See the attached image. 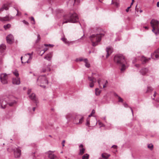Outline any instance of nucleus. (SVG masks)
<instances>
[{
  "label": "nucleus",
  "instance_id": "1",
  "mask_svg": "<svg viewBox=\"0 0 159 159\" xmlns=\"http://www.w3.org/2000/svg\"><path fill=\"white\" fill-rule=\"evenodd\" d=\"M114 61L115 64L121 66V71H124L129 66L125 57L121 54L116 55L114 57Z\"/></svg>",
  "mask_w": 159,
  "mask_h": 159
},
{
  "label": "nucleus",
  "instance_id": "2",
  "mask_svg": "<svg viewBox=\"0 0 159 159\" xmlns=\"http://www.w3.org/2000/svg\"><path fill=\"white\" fill-rule=\"evenodd\" d=\"M64 19L66 20L63 22V24L68 22L75 23L78 21L79 18L78 15L75 13H70L65 16Z\"/></svg>",
  "mask_w": 159,
  "mask_h": 159
},
{
  "label": "nucleus",
  "instance_id": "3",
  "mask_svg": "<svg viewBox=\"0 0 159 159\" xmlns=\"http://www.w3.org/2000/svg\"><path fill=\"white\" fill-rule=\"evenodd\" d=\"M104 36L102 34H93L89 37L92 43V45L95 47L98 45V43L101 40L102 37Z\"/></svg>",
  "mask_w": 159,
  "mask_h": 159
},
{
  "label": "nucleus",
  "instance_id": "4",
  "mask_svg": "<svg viewBox=\"0 0 159 159\" xmlns=\"http://www.w3.org/2000/svg\"><path fill=\"white\" fill-rule=\"evenodd\" d=\"M151 26L152 28V31L156 35L159 34V21L152 19L150 22Z\"/></svg>",
  "mask_w": 159,
  "mask_h": 159
},
{
  "label": "nucleus",
  "instance_id": "5",
  "mask_svg": "<svg viewBox=\"0 0 159 159\" xmlns=\"http://www.w3.org/2000/svg\"><path fill=\"white\" fill-rule=\"evenodd\" d=\"M0 102L1 107L3 109L5 108L6 107V106L7 103L9 104L10 106H11L16 102L15 101H13L12 102H7L6 100H5V99H0Z\"/></svg>",
  "mask_w": 159,
  "mask_h": 159
},
{
  "label": "nucleus",
  "instance_id": "6",
  "mask_svg": "<svg viewBox=\"0 0 159 159\" xmlns=\"http://www.w3.org/2000/svg\"><path fill=\"white\" fill-rule=\"evenodd\" d=\"M8 75L6 73H2L0 75V80L1 83L3 84L8 83Z\"/></svg>",
  "mask_w": 159,
  "mask_h": 159
},
{
  "label": "nucleus",
  "instance_id": "7",
  "mask_svg": "<svg viewBox=\"0 0 159 159\" xmlns=\"http://www.w3.org/2000/svg\"><path fill=\"white\" fill-rule=\"evenodd\" d=\"M39 80L41 83L48 84V80L44 75L40 76L37 79V81Z\"/></svg>",
  "mask_w": 159,
  "mask_h": 159
},
{
  "label": "nucleus",
  "instance_id": "8",
  "mask_svg": "<svg viewBox=\"0 0 159 159\" xmlns=\"http://www.w3.org/2000/svg\"><path fill=\"white\" fill-rule=\"evenodd\" d=\"M88 80L90 81L91 82L89 83V86L91 88H93L94 85V83L96 82V79L95 78L91 76H88Z\"/></svg>",
  "mask_w": 159,
  "mask_h": 159
},
{
  "label": "nucleus",
  "instance_id": "9",
  "mask_svg": "<svg viewBox=\"0 0 159 159\" xmlns=\"http://www.w3.org/2000/svg\"><path fill=\"white\" fill-rule=\"evenodd\" d=\"M21 154L20 147L16 148L14 149V155L15 157L18 158L20 157Z\"/></svg>",
  "mask_w": 159,
  "mask_h": 159
},
{
  "label": "nucleus",
  "instance_id": "10",
  "mask_svg": "<svg viewBox=\"0 0 159 159\" xmlns=\"http://www.w3.org/2000/svg\"><path fill=\"white\" fill-rule=\"evenodd\" d=\"M151 57L152 59H159V48L155 51V52L151 54Z\"/></svg>",
  "mask_w": 159,
  "mask_h": 159
},
{
  "label": "nucleus",
  "instance_id": "11",
  "mask_svg": "<svg viewBox=\"0 0 159 159\" xmlns=\"http://www.w3.org/2000/svg\"><path fill=\"white\" fill-rule=\"evenodd\" d=\"M29 98L31 100L37 104L38 103V101L36 97L35 94L32 93L29 95Z\"/></svg>",
  "mask_w": 159,
  "mask_h": 159
},
{
  "label": "nucleus",
  "instance_id": "12",
  "mask_svg": "<svg viewBox=\"0 0 159 159\" xmlns=\"http://www.w3.org/2000/svg\"><path fill=\"white\" fill-rule=\"evenodd\" d=\"M14 17L9 15L3 17H0V20L2 21H9L10 20L12 19Z\"/></svg>",
  "mask_w": 159,
  "mask_h": 159
},
{
  "label": "nucleus",
  "instance_id": "13",
  "mask_svg": "<svg viewBox=\"0 0 159 159\" xmlns=\"http://www.w3.org/2000/svg\"><path fill=\"white\" fill-rule=\"evenodd\" d=\"M6 40L7 43L9 44H11L14 40L13 36L11 34H10L6 37Z\"/></svg>",
  "mask_w": 159,
  "mask_h": 159
},
{
  "label": "nucleus",
  "instance_id": "14",
  "mask_svg": "<svg viewBox=\"0 0 159 159\" xmlns=\"http://www.w3.org/2000/svg\"><path fill=\"white\" fill-rule=\"evenodd\" d=\"M106 51L107 52L106 57L107 58L113 52V49L111 47H109L106 48Z\"/></svg>",
  "mask_w": 159,
  "mask_h": 159
},
{
  "label": "nucleus",
  "instance_id": "15",
  "mask_svg": "<svg viewBox=\"0 0 159 159\" xmlns=\"http://www.w3.org/2000/svg\"><path fill=\"white\" fill-rule=\"evenodd\" d=\"M20 78L18 77L13 78L12 79V83L13 84L16 85H19L20 84Z\"/></svg>",
  "mask_w": 159,
  "mask_h": 159
},
{
  "label": "nucleus",
  "instance_id": "16",
  "mask_svg": "<svg viewBox=\"0 0 159 159\" xmlns=\"http://www.w3.org/2000/svg\"><path fill=\"white\" fill-rule=\"evenodd\" d=\"M140 72L143 75H146L149 73V71L148 68H144L140 71Z\"/></svg>",
  "mask_w": 159,
  "mask_h": 159
},
{
  "label": "nucleus",
  "instance_id": "17",
  "mask_svg": "<svg viewBox=\"0 0 159 159\" xmlns=\"http://www.w3.org/2000/svg\"><path fill=\"white\" fill-rule=\"evenodd\" d=\"M139 59L143 64H144L148 61L150 59V58H147L143 56H141L139 57Z\"/></svg>",
  "mask_w": 159,
  "mask_h": 159
},
{
  "label": "nucleus",
  "instance_id": "18",
  "mask_svg": "<svg viewBox=\"0 0 159 159\" xmlns=\"http://www.w3.org/2000/svg\"><path fill=\"white\" fill-rule=\"evenodd\" d=\"M53 56V53L52 52H50L44 57V58L50 61L51 60Z\"/></svg>",
  "mask_w": 159,
  "mask_h": 159
},
{
  "label": "nucleus",
  "instance_id": "19",
  "mask_svg": "<svg viewBox=\"0 0 159 159\" xmlns=\"http://www.w3.org/2000/svg\"><path fill=\"white\" fill-rule=\"evenodd\" d=\"M53 152L49 151L48 153V157L50 159H55L56 156L52 153Z\"/></svg>",
  "mask_w": 159,
  "mask_h": 159
},
{
  "label": "nucleus",
  "instance_id": "20",
  "mask_svg": "<svg viewBox=\"0 0 159 159\" xmlns=\"http://www.w3.org/2000/svg\"><path fill=\"white\" fill-rule=\"evenodd\" d=\"M8 9L7 5H3L1 8L0 9V13H1L4 10H7Z\"/></svg>",
  "mask_w": 159,
  "mask_h": 159
},
{
  "label": "nucleus",
  "instance_id": "21",
  "mask_svg": "<svg viewBox=\"0 0 159 159\" xmlns=\"http://www.w3.org/2000/svg\"><path fill=\"white\" fill-rule=\"evenodd\" d=\"M83 120L84 117H82L80 118L78 120H77V122L75 121V120H74V124H80L83 122Z\"/></svg>",
  "mask_w": 159,
  "mask_h": 159
},
{
  "label": "nucleus",
  "instance_id": "22",
  "mask_svg": "<svg viewBox=\"0 0 159 159\" xmlns=\"http://www.w3.org/2000/svg\"><path fill=\"white\" fill-rule=\"evenodd\" d=\"M6 48V47L5 45L1 44L0 46V52L1 53L3 52Z\"/></svg>",
  "mask_w": 159,
  "mask_h": 159
},
{
  "label": "nucleus",
  "instance_id": "23",
  "mask_svg": "<svg viewBox=\"0 0 159 159\" xmlns=\"http://www.w3.org/2000/svg\"><path fill=\"white\" fill-rule=\"evenodd\" d=\"M84 61L85 62V66L87 67V68H89L90 67V64L88 63V60L86 58V59H84Z\"/></svg>",
  "mask_w": 159,
  "mask_h": 159
},
{
  "label": "nucleus",
  "instance_id": "24",
  "mask_svg": "<svg viewBox=\"0 0 159 159\" xmlns=\"http://www.w3.org/2000/svg\"><path fill=\"white\" fill-rule=\"evenodd\" d=\"M110 156V155L106 153H104L102 154V157L104 158L107 159Z\"/></svg>",
  "mask_w": 159,
  "mask_h": 159
},
{
  "label": "nucleus",
  "instance_id": "25",
  "mask_svg": "<svg viewBox=\"0 0 159 159\" xmlns=\"http://www.w3.org/2000/svg\"><path fill=\"white\" fill-rule=\"evenodd\" d=\"M95 94L97 96L99 95L101 93V91L98 88H96L95 89Z\"/></svg>",
  "mask_w": 159,
  "mask_h": 159
},
{
  "label": "nucleus",
  "instance_id": "26",
  "mask_svg": "<svg viewBox=\"0 0 159 159\" xmlns=\"http://www.w3.org/2000/svg\"><path fill=\"white\" fill-rule=\"evenodd\" d=\"M153 90V89L150 87H148L147 89L146 92V93H148L152 92Z\"/></svg>",
  "mask_w": 159,
  "mask_h": 159
},
{
  "label": "nucleus",
  "instance_id": "27",
  "mask_svg": "<svg viewBox=\"0 0 159 159\" xmlns=\"http://www.w3.org/2000/svg\"><path fill=\"white\" fill-rule=\"evenodd\" d=\"M72 116L71 114H68L66 115V117L68 120H70L71 119Z\"/></svg>",
  "mask_w": 159,
  "mask_h": 159
},
{
  "label": "nucleus",
  "instance_id": "28",
  "mask_svg": "<svg viewBox=\"0 0 159 159\" xmlns=\"http://www.w3.org/2000/svg\"><path fill=\"white\" fill-rule=\"evenodd\" d=\"M148 148L149 149H150V150H152L153 149V145L151 143V144H148Z\"/></svg>",
  "mask_w": 159,
  "mask_h": 159
},
{
  "label": "nucleus",
  "instance_id": "29",
  "mask_svg": "<svg viewBox=\"0 0 159 159\" xmlns=\"http://www.w3.org/2000/svg\"><path fill=\"white\" fill-rule=\"evenodd\" d=\"M14 75L16 76V77H18L19 75V74L18 72V71L17 70H15L13 72Z\"/></svg>",
  "mask_w": 159,
  "mask_h": 159
},
{
  "label": "nucleus",
  "instance_id": "30",
  "mask_svg": "<svg viewBox=\"0 0 159 159\" xmlns=\"http://www.w3.org/2000/svg\"><path fill=\"white\" fill-rule=\"evenodd\" d=\"M61 39L62 41L64 42V43L66 44H67L69 43V42L65 38H61Z\"/></svg>",
  "mask_w": 159,
  "mask_h": 159
},
{
  "label": "nucleus",
  "instance_id": "31",
  "mask_svg": "<svg viewBox=\"0 0 159 159\" xmlns=\"http://www.w3.org/2000/svg\"><path fill=\"white\" fill-rule=\"evenodd\" d=\"M11 27V25L9 24H8L6 25H4L3 26L5 30H7L9 28Z\"/></svg>",
  "mask_w": 159,
  "mask_h": 159
},
{
  "label": "nucleus",
  "instance_id": "32",
  "mask_svg": "<svg viewBox=\"0 0 159 159\" xmlns=\"http://www.w3.org/2000/svg\"><path fill=\"white\" fill-rule=\"evenodd\" d=\"M89 157V155L86 154H84L82 157V159H88Z\"/></svg>",
  "mask_w": 159,
  "mask_h": 159
},
{
  "label": "nucleus",
  "instance_id": "33",
  "mask_svg": "<svg viewBox=\"0 0 159 159\" xmlns=\"http://www.w3.org/2000/svg\"><path fill=\"white\" fill-rule=\"evenodd\" d=\"M32 56H29V58L27 60V61L25 62V63H29L30 62L31 60H32Z\"/></svg>",
  "mask_w": 159,
  "mask_h": 159
},
{
  "label": "nucleus",
  "instance_id": "34",
  "mask_svg": "<svg viewBox=\"0 0 159 159\" xmlns=\"http://www.w3.org/2000/svg\"><path fill=\"white\" fill-rule=\"evenodd\" d=\"M85 151V149L84 148H82V149H80V154H82L84 153V152Z\"/></svg>",
  "mask_w": 159,
  "mask_h": 159
},
{
  "label": "nucleus",
  "instance_id": "35",
  "mask_svg": "<svg viewBox=\"0 0 159 159\" xmlns=\"http://www.w3.org/2000/svg\"><path fill=\"white\" fill-rule=\"evenodd\" d=\"M51 64H48L47 66L46 69L48 71H50L51 70L50 68V66H51Z\"/></svg>",
  "mask_w": 159,
  "mask_h": 159
},
{
  "label": "nucleus",
  "instance_id": "36",
  "mask_svg": "<svg viewBox=\"0 0 159 159\" xmlns=\"http://www.w3.org/2000/svg\"><path fill=\"white\" fill-rule=\"evenodd\" d=\"M31 20L32 21H33V22H32V24H35V20H34V18L32 16L31 17Z\"/></svg>",
  "mask_w": 159,
  "mask_h": 159
},
{
  "label": "nucleus",
  "instance_id": "37",
  "mask_svg": "<svg viewBox=\"0 0 159 159\" xmlns=\"http://www.w3.org/2000/svg\"><path fill=\"white\" fill-rule=\"evenodd\" d=\"M40 39V35L39 34H38L37 35V39L36 41V43H38L39 42Z\"/></svg>",
  "mask_w": 159,
  "mask_h": 159
},
{
  "label": "nucleus",
  "instance_id": "38",
  "mask_svg": "<svg viewBox=\"0 0 159 159\" xmlns=\"http://www.w3.org/2000/svg\"><path fill=\"white\" fill-rule=\"evenodd\" d=\"M89 124H90L89 120V118H88L87 119L86 123V125H87L88 126H89Z\"/></svg>",
  "mask_w": 159,
  "mask_h": 159
},
{
  "label": "nucleus",
  "instance_id": "39",
  "mask_svg": "<svg viewBox=\"0 0 159 159\" xmlns=\"http://www.w3.org/2000/svg\"><path fill=\"white\" fill-rule=\"evenodd\" d=\"M118 102H122L123 101V100L120 96H118Z\"/></svg>",
  "mask_w": 159,
  "mask_h": 159
},
{
  "label": "nucleus",
  "instance_id": "40",
  "mask_svg": "<svg viewBox=\"0 0 159 159\" xmlns=\"http://www.w3.org/2000/svg\"><path fill=\"white\" fill-rule=\"evenodd\" d=\"M98 83L99 87L101 88L102 86L101 85V79H98Z\"/></svg>",
  "mask_w": 159,
  "mask_h": 159
},
{
  "label": "nucleus",
  "instance_id": "41",
  "mask_svg": "<svg viewBox=\"0 0 159 159\" xmlns=\"http://www.w3.org/2000/svg\"><path fill=\"white\" fill-rule=\"evenodd\" d=\"M47 71H48L47 70V69L46 68V67H43L42 69V72L44 73V72H46Z\"/></svg>",
  "mask_w": 159,
  "mask_h": 159
},
{
  "label": "nucleus",
  "instance_id": "42",
  "mask_svg": "<svg viewBox=\"0 0 159 159\" xmlns=\"http://www.w3.org/2000/svg\"><path fill=\"white\" fill-rule=\"evenodd\" d=\"M98 124L99 125H100V127H102L103 126H104V125L101 122L98 121Z\"/></svg>",
  "mask_w": 159,
  "mask_h": 159
},
{
  "label": "nucleus",
  "instance_id": "43",
  "mask_svg": "<svg viewBox=\"0 0 159 159\" xmlns=\"http://www.w3.org/2000/svg\"><path fill=\"white\" fill-rule=\"evenodd\" d=\"M22 22L25 25H29V23L28 22L25 21V20H23Z\"/></svg>",
  "mask_w": 159,
  "mask_h": 159
},
{
  "label": "nucleus",
  "instance_id": "44",
  "mask_svg": "<svg viewBox=\"0 0 159 159\" xmlns=\"http://www.w3.org/2000/svg\"><path fill=\"white\" fill-rule=\"evenodd\" d=\"M15 9L16 10L17 12V14H16V16H18L20 15H21V13H20L19 12L18 10L16 8H15Z\"/></svg>",
  "mask_w": 159,
  "mask_h": 159
},
{
  "label": "nucleus",
  "instance_id": "45",
  "mask_svg": "<svg viewBox=\"0 0 159 159\" xmlns=\"http://www.w3.org/2000/svg\"><path fill=\"white\" fill-rule=\"evenodd\" d=\"M33 54V52H32L31 53H28L27 54H25V56H26L27 55H28L29 56H32V55Z\"/></svg>",
  "mask_w": 159,
  "mask_h": 159
},
{
  "label": "nucleus",
  "instance_id": "46",
  "mask_svg": "<svg viewBox=\"0 0 159 159\" xmlns=\"http://www.w3.org/2000/svg\"><path fill=\"white\" fill-rule=\"evenodd\" d=\"M31 89H29L27 92V94L28 95L30 94V93H31Z\"/></svg>",
  "mask_w": 159,
  "mask_h": 159
},
{
  "label": "nucleus",
  "instance_id": "47",
  "mask_svg": "<svg viewBox=\"0 0 159 159\" xmlns=\"http://www.w3.org/2000/svg\"><path fill=\"white\" fill-rule=\"evenodd\" d=\"M48 50V49L47 48H44L43 51V52L42 53V54L41 55V56H42L44 53L46 51Z\"/></svg>",
  "mask_w": 159,
  "mask_h": 159
},
{
  "label": "nucleus",
  "instance_id": "48",
  "mask_svg": "<svg viewBox=\"0 0 159 159\" xmlns=\"http://www.w3.org/2000/svg\"><path fill=\"white\" fill-rule=\"evenodd\" d=\"M123 105L125 107H129L128 104L126 103H124Z\"/></svg>",
  "mask_w": 159,
  "mask_h": 159
},
{
  "label": "nucleus",
  "instance_id": "49",
  "mask_svg": "<svg viewBox=\"0 0 159 159\" xmlns=\"http://www.w3.org/2000/svg\"><path fill=\"white\" fill-rule=\"evenodd\" d=\"M130 7H131V6H130L129 7H127V8L126 9V12H128L129 11V9L130 8Z\"/></svg>",
  "mask_w": 159,
  "mask_h": 159
},
{
  "label": "nucleus",
  "instance_id": "50",
  "mask_svg": "<svg viewBox=\"0 0 159 159\" xmlns=\"http://www.w3.org/2000/svg\"><path fill=\"white\" fill-rule=\"evenodd\" d=\"M137 59L136 58L134 59L133 60L132 62L134 64L136 61Z\"/></svg>",
  "mask_w": 159,
  "mask_h": 159
},
{
  "label": "nucleus",
  "instance_id": "51",
  "mask_svg": "<svg viewBox=\"0 0 159 159\" xmlns=\"http://www.w3.org/2000/svg\"><path fill=\"white\" fill-rule=\"evenodd\" d=\"M93 32H96L98 30V29L97 28H95L93 29Z\"/></svg>",
  "mask_w": 159,
  "mask_h": 159
},
{
  "label": "nucleus",
  "instance_id": "52",
  "mask_svg": "<svg viewBox=\"0 0 159 159\" xmlns=\"http://www.w3.org/2000/svg\"><path fill=\"white\" fill-rule=\"evenodd\" d=\"M112 4H114L117 7L118 6V3L117 2H116L114 3H112Z\"/></svg>",
  "mask_w": 159,
  "mask_h": 159
},
{
  "label": "nucleus",
  "instance_id": "53",
  "mask_svg": "<svg viewBox=\"0 0 159 159\" xmlns=\"http://www.w3.org/2000/svg\"><path fill=\"white\" fill-rule=\"evenodd\" d=\"M84 60L82 58H79V61H84Z\"/></svg>",
  "mask_w": 159,
  "mask_h": 159
},
{
  "label": "nucleus",
  "instance_id": "54",
  "mask_svg": "<svg viewBox=\"0 0 159 159\" xmlns=\"http://www.w3.org/2000/svg\"><path fill=\"white\" fill-rule=\"evenodd\" d=\"M65 142V140H63L62 141V146L63 147V146H64V143Z\"/></svg>",
  "mask_w": 159,
  "mask_h": 159
},
{
  "label": "nucleus",
  "instance_id": "55",
  "mask_svg": "<svg viewBox=\"0 0 159 159\" xmlns=\"http://www.w3.org/2000/svg\"><path fill=\"white\" fill-rule=\"evenodd\" d=\"M34 153H35V152L33 153L32 154V156H33V159H35V158H36V157H35V156L34 155Z\"/></svg>",
  "mask_w": 159,
  "mask_h": 159
},
{
  "label": "nucleus",
  "instance_id": "56",
  "mask_svg": "<svg viewBox=\"0 0 159 159\" xmlns=\"http://www.w3.org/2000/svg\"><path fill=\"white\" fill-rule=\"evenodd\" d=\"M95 111L94 109H93L92 110L91 114H92L93 115V114H94L95 113Z\"/></svg>",
  "mask_w": 159,
  "mask_h": 159
},
{
  "label": "nucleus",
  "instance_id": "57",
  "mask_svg": "<svg viewBox=\"0 0 159 159\" xmlns=\"http://www.w3.org/2000/svg\"><path fill=\"white\" fill-rule=\"evenodd\" d=\"M2 58H0V64H2Z\"/></svg>",
  "mask_w": 159,
  "mask_h": 159
},
{
  "label": "nucleus",
  "instance_id": "58",
  "mask_svg": "<svg viewBox=\"0 0 159 159\" xmlns=\"http://www.w3.org/2000/svg\"><path fill=\"white\" fill-rule=\"evenodd\" d=\"M130 107V110H131V112H132V115H133L134 114H133V110L132 109V108H131V107Z\"/></svg>",
  "mask_w": 159,
  "mask_h": 159
},
{
  "label": "nucleus",
  "instance_id": "59",
  "mask_svg": "<svg viewBox=\"0 0 159 159\" xmlns=\"http://www.w3.org/2000/svg\"><path fill=\"white\" fill-rule=\"evenodd\" d=\"M117 147V146L115 145H113L112 146V148H116Z\"/></svg>",
  "mask_w": 159,
  "mask_h": 159
},
{
  "label": "nucleus",
  "instance_id": "60",
  "mask_svg": "<svg viewBox=\"0 0 159 159\" xmlns=\"http://www.w3.org/2000/svg\"><path fill=\"white\" fill-rule=\"evenodd\" d=\"M157 7H159V2H157Z\"/></svg>",
  "mask_w": 159,
  "mask_h": 159
},
{
  "label": "nucleus",
  "instance_id": "61",
  "mask_svg": "<svg viewBox=\"0 0 159 159\" xmlns=\"http://www.w3.org/2000/svg\"><path fill=\"white\" fill-rule=\"evenodd\" d=\"M83 147V144H80V146H79V147H80V148H82Z\"/></svg>",
  "mask_w": 159,
  "mask_h": 159
},
{
  "label": "nucleus",
  "instance_id": "62",
  "mask_svg": "<svg viewBox=\"0 0 159 159\" xmlns=\"http://www.w3.org/2000/svg\"><path fill=\"white\" fill-rule=\"evenodd\" d=\"M79 58H76V60H75V61H79Z\"/></svg>",
  "mask_w": 159,
  "mask_h": 159
},
{
  "label": "nucleus",
  "instance_id": "63",
  "mask_svg": "<svg viewBox=\"0 0 159 159\" xmlns=\"http://www.w3.org/2000/svg\"><path fill=\"white\" fill-rule=\"evenodd\" d=\"M40 86L42 87H43V88H45V86L44 85H40Z\"/></svg>",
  "mask_w": 159,
  "mask_h": 159
},
{
  "label": "nucleus",
  "instance_id": "64",
  "mask_svg": "<svg viewBox=\"0 0 159 159\" xmlns=\"http://www.w3.org/2000/svg\"><path fill=\"white\" fill-rule=\"evenodd\" d=\"M93 116V115L92 114H90L89 116V117H90L91 116Z\"/></svg>",
  "mask_w": 159,
  "mask_h": 159
}]
</instances>
